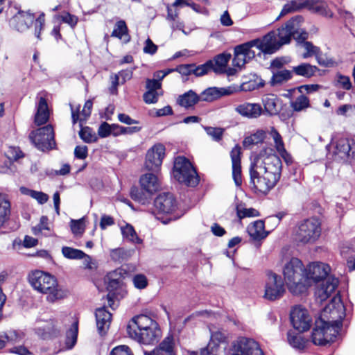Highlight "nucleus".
Wrapping results in <instances>:
<instances>
[{
    "instance_id": "nucleus-4",
    "label": "nucleus",
    "mask_w": 355,
    "mask_h": 355,
    "mask_svg": "<svg viewBox=\"0 0 355 355\" xmlns=\"http://www.w3.org/2000/svg\"><path fill=\"white\" fill-rule=\"evenodd\" d=\"M329 272V266L320 262L309 263L304 268L305 278L308 280V288L312 282L322 281L316 288L315 293L317 299L320 302L329 298L338 286L339 282L337 278L328 276Z\"/></svg>"
},
{
    "instance_id": "nucleus-38",
    "label": "nucleus",
    "mask_w": 355,
    "mask_h": 355,
    "mask_svg": "<svg viewBox=\"0 0 355 355\" xmlns=\"http://www.w3.org/2000/svg\"><path fill=\"white\" fill-rule=\"evenodd\" d=\"M25 337L22 331L10 329L3 332V338L6 340V344H17L21 343Z\"/></svg>"
},
{
    "instance_id": "nucleus-51",
    "label": "nucleus",
    "mask_w": 355,
    "mask_h": 355,
    "mask_svg": "<svg viewBox=\"0 0 355 355\" xmlns=\"http://www.w3.org/2000/svg\"><path fill=\"white\" fill-rule=\"evenodd\" d=\"M203 128L205 130L206 133L209 137H211L213 139V140L216 141H219L222 139L224 133L223 128L211 126H204Z\"/></svg>"
},
{
    "instance_id": "nucleus-20",
    "label": "nucleus",
    "mask_w": 355,
    "mask_h": 355,
    "mask_svg": "<svg viewBox=\"0 0 355 355\" xmlns=\"http://www.w3.org/2000/svg\"><path fill=\"white\" fill-rule=\"evenodd\" d=\"M241 149L238 145L235 146L230 152L232 167V178L235 184L238 187L242 184L241 166Z\"/></svg>"
},
{
    "instance_id": "nucleus-55",
    "label": "nucleus",
    "mask_w": 355,
    "mask_h": 355,
    "mask_svg": "<svg viewBox=\"0 0 355 355\" xmlns=\"http://www.w3.org/2000/svg\"><path fill=\"white\" fill-rule=\"evenodd\" d=\"M300 44H302L303 47L306 50V53L302 55L303 58H307L314 55H318L320 51L318 47L314 46L311 42H306L304 40L303 42H300Z\"/></svg>"
},
{
    "instance_id": "nucleus-60",
    "label": "nucleus",
    "mask_w": 355,
    "mask_h": 355,
    "mask_svg": "<svg viewBox=\"0 0 355 355\" xmlns=\"http://www.w3.org/2000/svg\"><path fill=\"white\" fill-rule=\"evenodd\" d=\"M110 355H132V353L127 345H119L114 347Z\"/></svg>"
},
{
    "instance_id": "nucleus-41",
    "label": "nucleus",
    "mask_w": 355,
    "mask_h": 355,
    "mask_svg": "<svg viewBox=\"0 0 355 355\" xmlns=\"http://www.w3.org/2000/svg\"><path fill=\"white\" fill-rule=\"evenodd\" d=\"M291 107L295 112H302L310 107V101L307 96L301 94L291 103Z\"/></svg>"
},
{
    "instance_id": "nucleus-40",
    "label": "nucleus",
    "mask_w": 355,
    "mask_h": 355,
    "mask_svg": "<svg viewBox=\"0 0 355 355\" xmlns=\"http://www.w3.org/2000/svg\"><path fill=\"white\" fill-rule=\"evenodd\" d=\"M292 71L287 69L273 72L272 76L270 80V83L273 86L277 85H281L283 83H285L290 80L292 78Z\"/></svg>"
},
{
    "instance_id": "nucleus-9",
    "label": "nucleus",
    "mask_w": 355,
    "mask_h": 355,
    "mask_svg": "<svg viewBox=\"0 0 355 355\" xmlns=\"http://www.w3.org/2000/svg\"><path fill=\"white\" fill-rule=\"evenodd\" d=\"M321 234L320 223L315 218L302 221L296 232V240L301 243H313Z\"/></svg>"
},
{
    "instance_id": "nucleus-47",
    "label": "nucleus",
    "mask_w": 355,
    "mask_h": 355,
    "mask_svg": "<svg viewBox=\"0 0 355 355\" xmlns=\"http://www.w3.org/2000/svg\"><path fill=\"white\" fill-rule=\"evenodd\" d=\"M62 253L64 257L69 259H82L85 256L83 251L70 247H63Z\"/></svg>"
},
{
    "instance_id": "nucleus-32",
    "label": "nucleus",
    "mask_w": 355,
    "mask_h": 355,
    "mask_svg": "<svg viewBox=\"0 0 355 355\" xmlns=\"http://www.w3.org/2000/svg\"><path fill=\"white\" fill-rule=\"evenodd\" d=\"M144 355H174L173 338L168 336L151 352H145Z\"/></svg>"
},
{
    "instance_id": "nucleus-36",
    "label": "nucleus",
    "mask_w": 355,
    "mask_h": 355,
    "mask_svg": "<svg viewBox=\"0 0 355 355\" xmlns=\"http://www.w3.org/2000/svg\"><path fill=\"white\" fill-rule=\"evenodd\" d=\"M277 98L272 94H269L266 96L262 99V103L264 107L263 114H266L268 115H275L278 113L277 109Z\"/></svg>"
},
{
    "instance_id": "nucleus-53",
    "label": "nucleus",
    "mask_w": 355,
    "mask_h": 355,
    "mask_svg": "<svg viewBox=\"0 0 355 355\" xmlns=\"http://www.w3.org/2000/svg\"><path fill=\"white\" fill-rule=\"evenodd\" d=\"M335 86L341 87L346 90L352 88V83L349 76L338 73L336 76Z\"/></svg>"
},
{
    "instance_id": "nucleus-11",
    "label": "nucleus",
    "mask_w": 355,
    "mask_h": 355,
    "mask_svg": "<svg viewBox=\"0 0 355 355\" xmlns=\"http://www.w3.org/2000/svg\"><path fill=\"white\" fill-rule=\"evenodd\" d=\"M230 355H263V353L254 339L239 337L232 343Z\"/></svg>"
},
{
    "instance_id": "nucleus-2",
    "label": "nucleus",
    "mask_w": 355,
    "mask_h": 355,
    "mask_svg": "<svg viewBox=\"0 0 355 355\" xmlns=\"http://www.w3.org/2000/svg\"><path fill=\"white\" fill-rule=\"evenodd\" d=\"M345 316V306L339 295L334 296L322 310L321 317L315 320L312 332V342L316 345H324L332 342L342 327Z\"/></svg>"
},
{
    "instance_id": "nucleus-45",
    "label": "nucleus",
    "mask_w": 355,
    "mask_h": 355,
    "mask_svg": "<svg viewBox=\"0 0 355 355\" xmlns=\"http://www.w3.org/2000/svg\"><path fill=\"white\" fill-rule=\"evenodd\" d=\"M78 330V322L75 321L73 322L71 327L67 332L66 344L69 349L72 348L76 343Z\"/></svg>"
},
{
    "instance_id": "nucleus-5",
    "label": "nucleus",
    "mask_w": 355,
    "mask_h": 355,
    "mask_svg": "<svg viewBox=\"0 0 355 355\" xmlns=\"http://www.w3.org/2000/svg\"><path fill=\"white\" fill-rule=\"evenodd\" d=\"M31 286L37 292L46 295V300L55 302L66 297L68 292L59 287L56 279L42 270L31 272L28 277Z\"/></svg>"
},
{
    "instance_id": "nucleus-14",
    "label": "nucleus",
    "mask_w": 355,
    "mask_h": 355,
    "mask_svg": "<svg viewBox=\"0 0 355 355\" xmlns=\"http://www.w3.org/2000/svg\"><path fill=\"white\" fill-rule=\"evenodd\" d=\"M285 292L284 284L280 276L269 272L265 285L264 298L273 301L280 298Z\"/></svg>"
},
{
    "instance_id": "nucleus-18",
    "label": "nucleus",
    "mask_w": 355,
    "mask_h": 355,
    "mask_svg": "<svg viewBox=\"0 0 355 355\" xmlns=\"http://www.w3.org/2000/svg\"><path fill=\"white\" fill-rule=\"evenodd\" d=\"M234 110L243 117L249 119H257L263 113L260 104L250 102H244L236 105Z\"/></svg>"
},
{
    "instance_id": "nucleus-52",
    "label": "nucleus",
    "mask_w": 355,
    "mask_h": 355,
    "mask_svg": "<svg viewBox=\"0 0 355 355\" xmlns=\"http://www.w3.org/2000/svg\"><path fill=\"white\" fill-rule=\"evenodd\" d=\"M213 66V62L211 60H208L205 64L196 66L193 64L192 69L193 73L196 76H202L206 73H207L209 71L211 70V67Z\"/></svg>"
},
{
    "instance_id": "nucleus-16",
    "label": "nucleus",
    "mask_w": 355,
    "mask_h": 355,
    "mask_svg": "<svg viewBox=\"0 0 355 355\" xmlns=\"http://www.w3.org/2000/svg\"><path fill=\"white\" fill-rule=\"evenodd\" d=\"M165 155V147L163 144H157L150 148L145 162V168L150 171L157 172L162 163Z\"/></svg>"
},
{
    "instance_id": "nucleus-13",
    "label": "nucleus",
    "mask_w": 355,
    "mask_h": 355,
    "mask_svg": "<svg viewBox=\"0 0 355 355\" xmlns=\"http://www.w3.org/2000/svg\"><path fill=\"white\" fill-rule=\"evenodd\" d=\"M155 209L162 214H171L166 221L163 223H168L170 220H175L180 218V215L174 212L177 208V203L175 198L171 193H164L159 194L154 201Z\"/></svg>"
},
{
    "instance_id": "nucleus-23",
    "label": "nucleus",
    "mask_w": 355,
    "mask_h": 355,
    "mask_svg": "<svg viewBox=\"0 0 355 355\" xmlns=\"http://www.w3.org/2000/svg\"><path fill=\"white\" fill-rule=\"evenodd\" d=\"M95 315L98 333L101 336L105 334L111 323L112 314L105 307H101L96 310Z\"/></svg>"
},
{
    "instance_id": "nucleus-63",
    "label": "nucleus",
    "mask_w": 355,
    "mask_h": 355,
    "mask_svg": "<svg viewBox=\"0 0 355 355\" xmlns=\"http://www.w3.org/2000/svg\"><path fill=\"white\" fill-rule=\"evenodd\" d=\"M55 20L58 22H73L74 20V16L70 15L67 12H62L60 15H58L55 17Z\"/></svg>"
},
{
    "instance_id": "nucleus-39",
    "label": "nucleus",
    "mask_w": 355,
    "mask_h": 355,
    "mask_svg": "<svg viewBox=\"0 0 355 355\" xmlns=\"http://www.w3.org/2000/svg\"><path fill=\"white\" fill-rule=\"evenodd\" d=\"M317 67L307 63H302L293 68V71L297 76L310 78L316 71Z\"/></svg>"
},
{
    "instance_id": "nucleus-54",
    "label": "nucleus",
    "mask_w": 355,
    "mask_h": 355,
    "mask_svg": "<svg viewBox=\"0 0 355 355\" xmlns=\"http://www.w3.org/2000/svg\"><path fill=\"white\" fill-rule=\"evenodd\" d=\"M264 85L263 80L257 77L254 80H250L248 82L243 83L241 85L242 90L252 91L259 89Z\"/></svg>"
},
{
    "instance_id": "nucleus-33",
    "label": "nucleus",
    "mask_w": 355,
    "mask_h": 355,
    "mask_svg": "<svg viewBox=\"0 0 355 355\" xmlns=\"http://www.w3.org/2000/svg\"><path fill=\"white\" fill-rule=\"evenodd\" d=\"M248 232L254 240H260L268 236V232L264 230V223L258 220L250 224L247 228Z\"/></svg>"
},
{
    "instance_id": "nucleus-29",
    "label": "nucleus",
    "mask_w": 355,
    "mask_h": 355,
    "mask_svg": "<svg viewBox=\"0 0 355 355\" xmlns=\"http://www.w3.org/2000/svg\"><path fill=\"white\" fill-rule=\"evenodd\" d=\"M200 101V96L191 89L180 95L177 99V103L186 109L193 107Z\"/></svg>"
},
{
    "instance_id": "nucleus-17",
    "label": "nucleus",
    "mask_w": 355,
    "mask_h": 355,
    "mask_svg": "<svg viewBox=\"0 0 355 355\" xmlns=\"http://www.w3.org/2000/svg\"><path fill=\"white\" fill-rule=\"evenodd\" d=\"M157 323L146 315H137L132 319L127 327L129 336L132 338L134 332H139L153 327Z\"/></svg>"
},
{
    "instance_id": "nucleus-37",
    "label": "nucleus",
    "mask_w": 355,
    "mask_h": 355,
    "mask_svg": "<svg viewBox=\"0 0 355 355\" xmlns=\"http://www.w3.org/2000/svg\"><path fill=\"white\" fill-rule=\"evenodd\" d=\"M265 138L266 132L263 130H258L254 134L246 137L243 141V145L245 148H250L253 145L261 143Z\"/></svg>"
},
{
    "instance_id": "nucleus-28",
    "label": "nucleus",
    "mask_w": 355,
    "mask_h": 355,
    "mask_svg": "<svg viewBox=\"0 0 355 355\" xmlns=\"http://www.w3.org/2000/svg\"><path fill=\"white\" fill-rule=\"evenodd\" d=\"M49 118V110L46 100L44 97H40L37 106V112L35 115V123L37 125L46 123Z\"/></svg>"
},
{
    "instance_id": "nucleus-27",
    "label": "nucleus",
    "mask_w": 355,
    "mask_h": 355,
    "mask_svg": "<svg viewBox=\"0 0 355 355\" xmlns=\"http://www.w3.org/2000/svg\"><path fill=\"white\" fill-rule=\"evenodd\" d=\"M185 6L191 7L193 10L198 12L200 6L191 0H175L171 6L167 7L168 19L175 21L178 15V9Z\"/></svg>"
},
{
    "instance_id": "nucleus-22",
    "label": "nucleus",
    "mask_w": 355,
    "mask_h": 355,
    "mask_svg": "<svg viewBox=\"0 0 355 355\" xmlns=\"http://www.w3.org/2000/svg\"><path fill=\"white\" fill-rule=\"evenodd\" d=\"M160 335L158 324L150 327L144 331L134 332L132 339L145 345L153 344L157 342Z\"/></svg>"
},
{
    "instance_id": "nucleus-58",
    "label": "nucleus",
    "mask_w": 355,
    "mask_h": 355,
    "mask_svg": "<svg viewBox=\"0 0 355 355\" xmlns=\"http://www.w3.org/2000/svg\"><path fill=\"white\" fill-rule=\"evenodd\" d=\"M112 124L103 122L98 129V135L101 138H105L112 134Z\"/></svg>"
},
{
    "instance_id": "nucleus-3",
    "label": "nucleus",
    "mask_w": 355,
    "mask_h": 355,
    "mask_svg": "<svg viewBox=\"0 0 355 355\" xmlns=\"http://www.w3.org/2000/svg\"><path fill=\"white\" fill-rule=\"evenodd\" d=\"M309 33L298 26V24H285L277 31H273L262 38L252 40L257 55L272 54L283 45L289 44L293 37L297 42L308 38Z\"/></svg>"
},
{
    "instance_id": "nucleus-59",
    "label": "nucleus",
    "mask_w": 355,
    "mask_h": 355,
    "mask_svg": "<svg viewBox=\"0 0 355 355\" xmlns=\"http://www.w3.org/2000/svg\"><path fill=\"white\" fill-rule=\"evenodd\" d=\"M132 282L134 286L139 289H144L148 284L146 276L141 274L136 275L133 277Z\"/></svg>"
},
{
    "instance_id": "nucleus-43",
    "label": "nucleus",
    "mask_w": 355,
    "mask_h": 355,
    "mask_svg": "<svg viewBox=\"0 0 355 355\" xmlns=\"http://www.w3.org/2000/svg\"><path fill=\"white\" fill-rule=\"evenodd\" d=\"M112 36L118 37L123 43H128L130 40V36L128 33L126 24H118L112 31Z\"/></svg>"
},
{
    "instance_id": "nucleus-50",
    "label": "nucleus",
    "mask_w": 355,
    "mask_h": 355,
    "mask_svg": "<svg viewBox=\"0 0 355 355\" xmlns=\"http://www.w3.org/2000/svg\"><path fill=\"white\" fill-rule=\"evenodd\" d=\"M7 158L10 161H17L24 157V153L18 146H8L5 153Z\"/></svg>"
},
{
    "instance_id": "nucleus-61",
    "label": "nucleus",
    "mask_w": 355,
    "mask_h": 355,
    "mask_svg": "<svg viewBox=\"0 0 355 355\" xmlns=\"http://www.w3.org/2000/svg\"><path fill=\"white\" fill-rule=\"evenodd\" d=\"M143 51L146 54L154 55L157 51V46L150 38H148L145 42Z\"/></svg>"
},
{
    "instance_id": "nucleus-30",
    "label": "nucleus",
    "mask_w": 355,
    "mask_h": 355,
    "mask_svg": "<svg viewBox=\"0 0 355 355\" xmlns=\"http://www.w3.org/2000/svg\"><path fill=\"white\" fill-rule=\"evenodd\" d=\"M61 331L60 327L58 321L51 320L48 322L43 327H38L37 333L44 339L56 337Z\"/></svg>"
},
{
    "instance_id": "nucleus-49",
    "label": "nucleus",
    "mask_w": 355,
    "mask_h": 355,
    "mask_svg": "<svg viewBox=\"0 0 355 355\" xmlns=\"http://www.w3.org/2000/svg\"><path fill=\"white\" fill-rule=\"evenodd\" d=\"M120 275V270H116L110 272L107 276V288L110 292L114 291L119 287V278H113V276Z\"/></svg>"
},
{
    "instance_id": "nucleus-26",
    "label": "nucleus",
    "mask_w": 355,
    "mask_h": 355,
    "mask_svg": "<svg viewBox=\"0 0 355 355\" xmlns=\"http://www.w3.org/2000/svg\"><path fill=\"white\" fill-rule=\"evenodd\" d=\"M139 183L143 190L153 194L159 189V183L157 175L152 173L142 175Z\"/></svg>"
},
{
    "instance_id": "nucleus-62",
    "label": "nucleus",
    "mask_w": 355,
    "mask_h": 355,
    "mask_svg": "<svg viewBox=\"0 0 355 355\" xmlns=\"http://www.w3.org/2000/svg\"><path fill=\"white\" fill-rule=\"evenodd\" d=\"M88 155V148L86 146H77L74 150V155L80 159H85Z\"/></svg>"
},
{
    "instance_id": "nucleus-21",
    "label": "nucleus",
    "mask_w": 355,
    "mask_h": 355,
    "mask_svg": "<svg viewBox=\"0 0 355 355\" xmlns=\"http://www.w3.org/2000/svg\"><path fill=\"white\" fill-rule=\"evenodd\" d=\"M146 92L144 94L143 98L146 103H155L159 96L162 94V83L157 80H146Z\"/></svg>"
},
{
    "instance_id": "nucleus-34",
    "label": "nucleus",
    "mask_w": 355,
    "mask_h": 355,
    "mask_svg": "<svg viewBox=\"0 0 355 355\" xmlns=\"http://www.w3.org/2000/svg\"><path fill=\"white\" fill-rule=\"evenodd\" d=\"M288 342L290 345L297 350H303L306 348L309 340L300 334L294 331H288L287 334Z\"/></svg>"
},
{
    "instance_id": "nucleus-1",
    "label": "nucleus",
    "mask_w": 355,
    "mask_h": 355,
    "mask_svg": "<svg viewBox=\"0 0 355 355\" xmlns=\"http://www.w3.org/2000/svg\"><path fill=\"white\" fill-rule=\"evenodd\" d=\"M282 168V161L273 153V150L270 148H263L250 164V182L257 191L266 194L279 180Z\"/></svg>"
},
{
    "instance_id": "nucleus-42",
    "label": "nucleus",
    "mask_w": 355,
    "mask_h": 355,
    "mask_svg": "<svg viewBox=\"0 0 355 355\" xmlns=\"http://www.w3.org/2000/svg\"><path fill=\"white\" fill-rule=\"evenodd\" d=\"M123 236L134 243H141L142 240L137 236L134 227L130 225L126 224L125 226L121 227Z\"/></svg>"
},
{
    "instance_id": "nucleus-6",
    "label": "nucleus",
    "mask_w": 355,
    "mask_h": 355,
    "mask_svg": "<svg viewBox=\"0 0 355 355\" xmlns=\"http://www.w3.org/2000/svg\"><path fill=\"white\" fill-rule=\"evenodd\" d=\"M283 274L288 290L295 295L304 293L308 288L304 268L297 258H292L284 267Z\"/></svg>"
},
{
    "instance_id": "nucleus-15",
    "label": "nucleus",
    "mask_w": 355,
    "mask_h": 355,
    "mask_svg": "<svg viewBox=\"0 0 355 355\" xmlns=\"http://www.w3.org/2000/svg\"><path fill=\"white\" fill-rule=\"evenodd\" d=\"M290 318L293 327L299 331H306L311 327L312 318L308 310L302 306L293 307Z\"/></svg>"
},
{
    "instance_id": "nucleus-57",
    "label": "nucleus",
    "mask_w": 355,
    "mask_h": 355,
    "mask_svg": "<svg viewBox=\"0 0 355 355\" xmlns=\"http://www.w3.org/2000/svg\"><path fill=\"white\" fill-rule=\"evenodd\" d=\"M71 229L73 234L76 235L82 234L85 230V226L83 220H71Z\"/></svg>"
},
{
    "instance_id": "nucleus-48",
    "label": "nucleus",
    "mask_w": 355,
    "mask_h": 355,
    "mask_svg": "<svg viewBox=\"0 0 355 355\" xmlns=\"http://www.w3.org/2000/svg\"><path fill=\"white\" fill-rule=\"evenodd\" d=\"M237 216L242 219L245 217H255L259 216V211L254 208H245L241 205H237L236 207Z\"/></svg>"
},
{
    "instance_id": "nucleus-8",
    "label": "nucleus",
    "mask_w": 355,
    "mask_h": 355,
    "mask_svg": "<svg viewBox=\"0 0 355 355\" xmlns=\"http://www.w3.org/2000/svg\"><path fill=\"white\" fill-rule=\"evenodd\" d=\"M173 175L179 182L189 187H196L199 177L191 163L184 157H178L174 162Z\"/></svg>"
},
{
    "instance_id": "nucleus-56",
    "label": "nucleus",
    "mask_w": 355,
    "mask_h": 355,
    "mask_svg": "<svg viewBox=\"0 0 355 355\" xmlns=\"http://www.w3.org/2000/svg\"><path fill=\"white\" fill-rule=\"evenodd\" d=\"M48 226V218L46 216H42L40 218V223L32 229L33 233L35 235H38L40 233H42L43 230H49Z\"/></svg>"
},
{
    "instance_id": "nucleus-31",
    "label": "nucleus",
    "mask_w": 355,
    "mask_h": 355,
    "mask_svg": "<svg viewBox=\"0 0 355 355\" xmlns=\"http://www.w3.org/2000/svg\"><path fill=\"white\" fill-rule=\"evenodd\" d=\"M336 155L341 159L346 160L354 157V152L352 150L349 141L347 139H340L336 146Z\"/></svg>"
},
{
    "instance_id": "nucleus-10",
    "label": "nucleus",
    "mask_w": 355,
    "mask_h": 355,
    "mask_svg": "<svg viewBox=\"0 0 355 355\" xmlns=\"http://www.w3.org/2000/svg\"><path fill=\"white\" fill-rule=\"evenodd\" d=\"M28 137L31 143L42 151L52 149L55 145L54 131L51 125L31 131Z\"/></svg>"
},
{
    "instance_id": "nucleus-64",
    "label": "nucleus",
    "mask_w": 355,
    "mask_h": 355,
    "mask_svg": "<svg viewBox=\"0 0 355 355\" xmlns=\"http://www.w3.org/2000/svg\"><path fill=\"white\" fill-rule=\"evenodd\" d=\"M290 60L288 58H277L271 62L270 67L272 68L280 69L284 64H288Z\"/></svg>"
},
{
    "instance_id": "nucleus-25",
    "label": "nucleus",
    "mask_w": 355,
    "mask_h": 355,
    "mask_svg": "<svg viewBox=\"0 0 355 355\" xmlns=\"http://www.w3.org/2000/svg\"><path fill=\"white\" fill-rule=\"evenodd\" d=\"M234 92V89L231 87L220 88L209 87L204 90L200 95V101L211 102L222 96L229 95Z\"/></svg>"
},
{
    "instance_id": "nucleus-44",
    "label": "nucleus",
    "mask_w": 355,
    "mask_h": 355,
    "mask_svg": "<svg viewBox=\"0 0 355 355\" xmlns=\"http://www.w3.org/2000/svg\"><path fill=\"white\" fill-rule=\"evenodd\" d=\"M80 127L79 136L84 142L90 144L97 141L98 136L91 128L88 126L83 127V125Z\"/></svg>"
},
{
    "instance_id": "nucleus-7",
    "label": "nucleus",
    "mask_w": 355,
    "mask_h": 355,
    "mask_svg": "<svg viewBox=\"0 0 355 355\" xmlns=\"http://www.w3.org/2000/svg\"><path fill=\"white\" fill-rule=\"evenodd\" d=\"M303 8H306L311 12L326 17H331L333 15L332 12L329 9L327 3L322 0H295L284 5L280 14L277 17L276 21L279 20L282 16L300 10Z\"/></svg>"
},
{
    "instance_id": "nucleus-46",
    "label": "nucleus",
    "mask_w": 355,
    "mask_h": 355,
    "mask_svg": "<svg viewBox=\"0 0 355 355\" xmlns=\"http://www.w3.org/2000/svg\"><path fill=\"white\" fill-rule=\"evenodd\" d=\"M269 135L272 138L275 144V148L278 153H285L284 144L282 140V137L277 130L274 128L271 127L269 132Z\"/></svg>"
},
{
    "instance_id": "nucleus-24",
    "label": "nucleus",
    "mask_w": 355,
    "mask_h": 355,
    "mask_svg": "<svg viewBox=\"0 0 355 355\" xmlns=\"http://www.w3.org/2000/svg\"><path fill=\"white\" fill-rule=\"evenodd\" d=\"M93 103L91 100H88L85 102L84 107L80 113V105L75 110L72 105H70L71 118L73 124H75L77 121L80 122V126H82V123L85 121L90 116Z\"/></svg>"
},
{
    "instance_id": "nucleus-12",
    "label": "nucleus",
    "mask_w": 355,
    "mask_h": 355,
    "mask_svg": "<svg viewBox=\"0 0 355 355\" xmlns=\"http://www.w3.org/2000/svg\"><path fill=\"white\" fill-rule=\"evenodd\" d=\"M252 40L237 45L234 47L232 64L241 69L243 67L257 55V51Z\"/></svg>"
},
{
    "instance_id": "nucleus-19",
    "label": "nucleus",
    "mask_w": 355,
    "mask_h": 355,
    "mask_svg": "<svg viewBox=\"0 0 355 355\" xmlns=\"http://www.w3.org/2000/svg\"><path fill=\"white\" fill-rule=\"evenodd\" d=\"M232 55L229 53H223L216 55L213 60V66L211 70L216 73H226L227 76L234 75L237 70L235 68H227Z\"/></svg>"
},
{
    "instance_id": "nucleus-35",
    "label": "nucleus",
    "mask_w": 355,
    "mask_h": 355,
    "mask_svg": "<svg viewBox=\"0 0 355 355\" xmlns=\"http://www.w3.org/2000/svg\"><path fill=\"white\" fill-rule=\"evenodd\" d=\"M11 205L8 196L0 193V227L8 219L10 215Z\"/></svg>"
}]
</instances>
